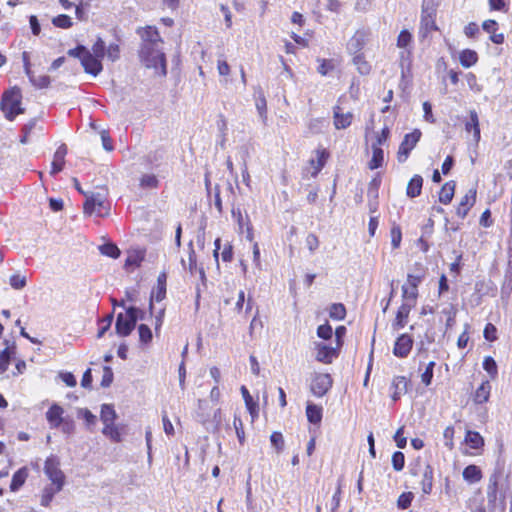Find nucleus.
<instances>
[{
	"label": "nucleus",
	"instance_id": "obj_1",
	"mask_svg": "<svg viewBox=\"0 0 512 512\" xmlns=\"http://www.w3.org/2000/svg\"><path fill=\"white\" fill-rule=\"evenodd\" d=\"M507 498L512 499V494L508 491L507 480L500 469L495 470L489 477L487 486L488 505L491 508H496L498 502H500L504 506Z\"/></svg>",
	"mask_w": 512,
	"mask_h": 512
},
{
	"label": "nucleus",
	"instance_id": "obj_2",
	"mask_svg": "<svg viewBox=\"0 0 512 512\" xmlns=\"http://www.w3.org/2000/svg\"><path fill=\"white\" fill-rule=\"evenodd\" d=\"M140 59L148 68H154L162 76L167 74L166 59L161 45L141 46Z\"/></svg>",
	"mask_w": 512,
	"mask_h": 512
},
{
	"label": "nucleus",
	"instance_id": "obj_3",
	"mask_svg": "<svg viewBox=\"0 0 512 512\" xmlns=\"http://www.w3.org/2000/svg\"><path fill=\"white\" fill-rule=\"evenodd\" d=\"M68 55L78 58L84 71L93 76H97L103 70L102 62L100 58L92 55L91 51L83 45L70 49Z\"/></svg>",
	"mask_w": 512,
	"mask_h": 512
},
{
	"label": "nucleus",
	"instance_id": "obj_4",
	"mask_svg": "<svg viewBox=\"0 0 512 512\" xmlns=\"http://www.w3.org/2000/svg\"><path fill=\"white\" fill-rule=\"evenodd\" d=\"M21 98V90L17 87L3 93L0 106L8 120L12 121L17 115L23 113V109L20 107Z\"/></svg>",
	"mask_w": 512,
	"mask_h": 512
},
{
	"label": "nucleus",
	"instance_id": "obj_5",
	"mask_svg": "<svg viewBox=\"0 0 512 512\" xmlns=\"http://www.w3.org/2000/svg\"><path fill=\"white\" fill-rule=\"evenodd\" d=\"M138 313L143 314V311L136 307H129L125 314L119 313L117 315L115 329L119 336L125 337L132 332L138 321Z\"/></svg>",
	"mask_w": 512,
	"mask_h": 512
},
{
	"label": "nucleus",
	"instance_id": "obj_6",
	"mask_svg": "<svg viewBox=\"0 0 512 512\" xmlns=\"http://www.w3.org/2000/svg\"><path fill=\"white\" fill-rule=\"evenodd\" d=\"M86 201L84 203V213L88 215L95 214L98 217H102L107 214V205L105 196L101 193H91L90 195L85 194Z\"/></svg>",
	"mask_w": 512,
	"mask_h": 512
},
{
	"label": "nucleus",
	"instance_id": "obj_7",
	"mask_svg": "<svg viewBox=\"0 0 512 512\" xmlns=\"http://www.w3.org/2000/svg\"><path fill=\"white\" fill-rule=\"evenodd\" d=\"M44 473L51 481V484L64 487L65 475L60 469V461L57 456L51 455L46 459L44 464Z\"/></svg>",
	"mask_w": 512,
	"mask_h": 512
},
{
	"label": "nucleus",
	"instance_id": "obj_8",
	"mask_svg": "<svg viewBox=\"0 0 512 512\" xmlns=\"http://www.w3.org/2000/svg\"><path fill=\"white\" fill-rule=\"evenodd\" d=\"M436 10L433 7H429L424 1L422 7L421 21H420V29L419 36L421 38L428 37L431 32L437 30V26L435 23Z\"/></svg>",
	"mask_w": 512,
	"mask_h": 512
},
{
	"label": "nucleus",
	"instance_id": "obj_9",
	"mask_svg": "<svg viewBox=\"0 0 512 512\" xmlns=\"http://www.w3.org/2000/svg\"><path fill=\"white\" fill-rule=\"evenodd\" d=\"M333 379L328 373H314L311 378L310 390L316 397H323L332 387Z\"/></svg>",
	"mask_w": 512,
	"mask_h": 512
},
{
	"label": "nucleus",
	"instance_id": "obj_10",
	"mask_svg": "<svg viewBox=\"0 0 512 512\" xmlns=\"http://www.w3.org/2000/svg\"><path fill=\"white\" fill-rule=\"evenodd\" d=\"M421 135V131L419 129H415L411 133H408L404 136V139L401 142L397 153V159L400 163H403L408 159L410 152L419 142Z\"/></svg>",
	"mask_w": 512,
	"mask_h": 512
},
{
	"label": "nucleus",
	"instance_id": "obj_11",
	"mask_svg": "<svg viewBox=\"0 0 512 512\" xmlns=\"http://www.w3.org/2000/svg\"><path fill=\"white\" fill-rule=\"evenodd\" d=\"M314 350L316 351L315 359L318 362L331 364L338 357L340 348L324 342H314Z\"/></svg>",
	"mask_w": 512,
	"mask_h": 512
},
{
	"label": "nucleus",
	"instance_id": "obj_12",
	"mask_svg": "<svg viewBox=\"0 0 512 512\" xmlns=\"http://www.w3.org/2000/svg\"><path fill=\"white\" fill-rule=\"evenodd\" d=\"M65 418L64 409L56 403L52 404L46 412V420L52 429H58Z\"/></svg>",
	"mask_w": 512,
	"mask_h": 512
},
{
	"label": "nucleus",
	"instance_id": "obj_13",
	"mask_svg": "<svg viewBox=\"0 0 512 512\" xmlns=\"http://www.w3.org/2000/svg\"><path fill=\"white\" fill-rule=\"evenodd\" d=\"M412 345V338L408 334H402L395 342L393 354L399 358L407 357L412 349Z\"/></svg>",
	"mask_w": 512,
	"mask_h": 512
},
{
	"label": "nucleus",
	"instance_id": "obj_14",
	"mask_svg": "<svg viewBox=\"0 0 512 512\" xmlns=\"http://www.w3.org/2000/svg\"><path fill=\"white\" fill-rule=\"evenodd\" d=\"M366 39L367 34L365 31H356L355 34L349 39L347 43L348 52L352 55L361 54L360 52L366 44Z\"/></svg>",
	"mask_w": 512,
	"mask_h": 512
},
{
	"label": "nucleus",
	"instance_id": "obj_15",
	"mask_svg": "<svg viewBox=\"0 0 512 512\" xmlns=\"http://www.w3.org/2000/svg\"><path fill=\"white\" fill-rule=\"evenodd\" d=\"M138 33L142 39L141 46L161 45L162 43L159 32L154 27L147 26L146 28L139 29Z\"/></svg>",
	"mask_w": 512,
	"mask_h": 512
},
{
	"label": "nucleus",
	"instance_id": "obj_16",
	"mask_svg": "<svg viewBox=\"0 0 512 512\" xmlns=\"http://www.w3.org/2000/svg\"><path fill=\"white\" fill-rule=\"evenodd\" d=\"M188 265H186L185 260H182V266L185 270H188L191 275L199 274L201 280L205 279V272L202 267L197 266L196 253L193 248L192 242L189 243V253H188Z\"/></svg>",
	"mask_w": 512,
	"mask_h": 512
},
{
	"label": "nucleus",
	"instance_id": "obj_17",
	"mask_svg": "<svg viewBox=\"0 0 512 512\" xmlns=\"http://www.w3.org/2000/svg\"><path fill=\"white\" fill-rule=\"evenodd\" d=\"M333 123L336 129H346L348 128L353 120V114L351 112L342 113V110L339 106H335L333 108Z\"/></svg>",
	"mask_w": 512,
	"mask_h": 512
},
{
	"label": "nucleus",
	"instance_id": "obj_18",
	"mask_svg": "<svg viewBox=\"0 0 512 512\" xmlns=\"http://www.w3.org/2000/svg\"><path fill=\"white\" fill-rule=\"evenodd\" d=\"M476 201V190L470 189L461 199L456 213L459 217L464 218L470 208L475 204Z\"/></svg>",
	"mask_w": 512,
	"mask_h": 512
},
{
	"label": "nucleus",
	"instance_id": "obj_19",
	"mask_svg": "<svg viewBox=\"0 0 512 512\" xmlns=\"http://www.w3.org/2000/svg\"><path fill=\"white\" fill-rule=\"evenodd\" d=\"M67 155V147L65 144H61L54 153L52 167L50 174L55 175L62 171L65 164V157Z\"/></svg>",
	"mask_w": 512,
	"mask_h": 512
},
{
	"label": "nucleus",
	"instance_id": "obj_20",
	"mask_svg": "<svg viewBox=\"0 0 512 512\" xmlns=\"http://www.w3.org/2000/svg\"><path fill=\"white\" fill-rule=\"evenodd\" d=\"M413 307H415V305L410 304L408 302H402L401 306L397 311L395 322L393 323V327L395 329H402L405 327L408 321L410 311L412 310Z\"/></svg>",
	"mask_w": 512,
	"mask_h": 512
},
{
	"label": "nucleus",
	"instance_id": "obj_21",
	"mask_svg": "<svg viewBox=\"0 0 512 512\" xmlns=\"http://www.w3.org/2000/svg\"><path fill=\"white\" fill-rule=\"evenodd\" d=\"M465 130L473 133V139L476 143L480 141L481 132L479 125V117L475 110L469 112V119L465 122Z\"/></svg>",
	"mask_w": 512,
	"mask_h": 512
},
{
	"label": "nucleus",
	"instance_id": "obj_22",
	"mask_svg": "<svg viewBox=\"0 0 512 512\" xmlns=\"http://www.w3.org/2000/svg\"><path fill=\"white\" fill-rule=\"evenodd\" d=\"M408 381L404 376H396L391 385L392 399L397 401L403 394L407 392Z\"/></svg>",
	"mask_w": 512,
	"mask_h": 512
},
{
	"label": "nucleus",
	"instance_id": "obj_23",
	"mask_svg": "<svg viewBox=\"0 0 512 512\" xmlns=\"http://www.w3.org/2000/svg\"><path fill=\"white\" fill-rule=\"evenodd\" d=\"M63 489V486L49 484L44 487L41 493L40 504L44 507H48L52 502L54 496Z\"/></svg>",
	"mask_w": 512,
	"mask_h": 512
},
{
	"label": "nucleus",
	"instance_id": "obj_24",
	"mask_svg": "<svg viewBox=\"0 0 512 512\" xmlns=\"http://www.w3.org/2000/svg\"><path fill=\"white\" fill-rule=\"evenodd\" d=\"M29 475V471L26 467H22L18 469L12 477V481L10 484V490L12 492H17L25 483Z\"/></svg>",
	"mask_w": 512,
	"mask_h": 512
},
{
	"label": "nucleus",
	"instance_id": "obj_25",
	"mask_svg": "<svg viewBox=\"0 0 512 512\" xmlns=\"http://www.w3.org/2000/svg\"><path fill=\"white\" fill-rule=\"evenodd\" d=\"M491 392V384L488 380L483 381L474 394L476 404H483L489 400Z\"/></svg>",
	"mask_w": 512,
	"mask_h": 512
},
{
	"label": "nucleus",
	"instance_id": "obj_26",
	"mask_svg": "<svg viewBox=\"0 0 512 512\" xmlns=\"http://www.w3.org/2000/svg\"><path fill=\"white\" fill-rule=\"evenodd\" d=\"M423 178L420 175H414L409 181L406 194L410 198H415L421 194Z\"/></svg>",
	"mask_w": 512,
	"mask_h": 512
},
{
	"label": "nucleus",
	"instance_id": "obj_27",
	"mask_svg": "<svg viewBox=\"0 0 512 512\" xmlns=\"http://www.w3.org/2000/svg\"><path fill=\"white\" fill-rule=\"evenodd\" d=\"M455 186L456 185H455L454 181L446 182L442 186L440 193H439V201L442 204L447 205L452 201L454 193H455Z\"/></svg>",
	"mask_w": 512,
	"mask_h": 512
},
{
	"label": "nucleus",
	"instance_id": "obj_28",
	"mask_svg": "<svg viewBox=\"0 0 512 512\" xmlns=\"http://www.w3.org/2000/svg\"><path fill=\"white\" fill-rule=\"evenodd\" d=\"M329 157V153L325 149H318L316 151V159L311 160V165L314 168L313 176H316L322 168L325 166L327 159Z\"/></svg>",
	"mask_w": 512,
	"mask_h": 512
},
{
	"label": "nucleus",
	"instance_id": "obj_29",
	"mask_svg": "<svg viewBox=\"0 0 512 512\" xmlns=\"http://www.w3.org/2000/svg\"><path fill=\"white\" fill-rule=\"evenodd\" d=\"M433 488V468L430 465H426L423 477L421 481V490L424 494L429 495Z\"/></svg>",
	"mask_w": 512,
	"mask_h": 512
},
{
	"label": "nucleus",
	"instance_id": "obj_30",
	"mask_svg": "<svg viewBox=\"0 0 512 512\" xmlns=\"http://www.w3.org/2000/svg\"><path fill=\"white\" fill-rule=\"evenodd\" d=\"M306 415L310 423L318 424L322 420V408L316 404L308 403L306 407Z\"/></svg>",
	"mask_w": 512,
	"mask_h": 512
},
{
	"label": "nucleus",
	"instance_id": "obj_31",
	"mask_svg": "<svg viewBox=\"0 0 512 512\" xmlns=\"http://www.w3.org/2000/svg\"><path fill=\"white\" fill-rule=\"evenodd\" d=\"M463 478L469 483L479 482L482 478V472L476 465H469L463 470Z\"/></svg>",
	"mask_w": 512,
	"mask_h": 512
},
{
	"label": "nucleus",
	"instance_id": "obj_32",
	"mask_svg": "<svg viewBox=\"0 0 512 512\" xmlns=\"http://www.w3.org/2000/svg\"><path fill=\"white\" fill-rule=\"evenodd\" d=\"M372 159L369 163V168L374 170L380 168L384 162V151L376 144H372Z\"/></svg>",
	"mask_w": 512,
	"mask_h": 512
},
{
	"label": "nucleus",
	"instance_id": "obj_33",
	"mask_svg": "<svg viewBox=\"0 0 512 512\" xmlns=\"http://www.w3.org/2000/svg\"><path fill=\"white\" fill-rule=\"evenodd\" d=\"M418 298V288L404 284L402 286V300L410 304L416 305Z\"/></svg>",
	"mask_w": 512,
	"mask_h": 512
},
{
	"label": "nucleus",
	"instance_id": "obj_34",
	"mask_svg": "<svg viewBox=\"0 0 512 512\" xmlns=\"http://www.w3.org/2000/svg\"><path fill=\"white\" fill-rule=\"evenodd\" d=\"M459 60L462 66L469 68L476 64L478 55L474 50L465 49L460 53Z\"/></svg>",
	"mask_w": 512,
	"mask_h": 512
},
{
	"label": "nucleus",
	"instance_id": "obj_35",
	"mask_svg": "<svg viewBox=\"0 0 512 512\" xmlns=\"http://www.w3.org/2000/svg\"><path fill=\"white\" fill-rule=\"evenodd\" d=\"M100 419L104 425H110L115 422L116 412L112 405L103 404L101 407Z\"/></svg>",
	"mask_w": 512,
	"mask_h": 512
},
{
	"label": "nucleus",
	"instance_id": "obj_36",
	"mask_svg": "<svg viewBox=\"0 0 512 512\" xmlns=\"http://www.w3.org/2000/svg\"><path fill=\"white\" fill-rule=\"evenodd\" d=\"M145 257V252L143 250H133L128 253V256L125 261V266L130 267H139L143 262Z\"/></svg>",
	"mask_w": 512,
	"mask_h": 512
},
{
	"label": "nucleus",
	"instance_id": "obj_37",
	"mask_svg": "<svg viewBox=\"0 0 512 512\" xmlns=\"http://www.w3.org/2000/svg\"><path fill=\"white\" fill-rule=\"evenodd\" d=\"M465 442L472 448V449H479L484 445L483 437L475 431H468L465 436Z\"/></svg>",
	"mask_w": 512,
	"mask_h": 512
},
{
	"label": "nucleus",
	"instance_id": "obj_38",
	"mask_svg": "<svg viewBox=\"0 0 512 512\" xmlns=\"http://www.w3.org/2000/svg\"><path fill=\"white\" fill-rule=\"evenodd\" d=\"M240 390L244 398L245 405L251 416L254 418L257 415V404L253 401L252 396L250 395L248 389L245 386H241Z\"/></svg>",
	"mask_w": 512,
	"mask_h": 512
},
{
	"label": "nucleus",
	"instance_id": "obj_39",
	"mask_svg": "<svg viewBox=\"0 0 512 512\" xmlns=\"http://www.w3.org/2000/svg\"><path fill=\"white\" fill-rule=\"evenodd\" d=\"M243 156H242V180L245 183L247 187H251V178L248 171V164H247V158L249 156L248 148L246 146H243L242 148Z\"/></svg>",
	"mask_w": 512,
	"mask_h": 512
},
{
	"label": "nucleus",
	"instance_id": "obj_40",
	"mask_svg": "<svg viewBox=\"0 0 512 512\" xmlns=\"http://www.w3.org/2000/svg\"><path fill=\"white\" fill-rule=\"evenodd\" d=\"M353 63L357 67V70L362 75H367L370 72L371 66L365 60L363 54H356L353 57Z\"/></svg>",
	"mask_w": 512,
	"mask_h": 512
},
{
	"label": "nucleus",
	"instance_id": "obj_41",
	"mask_svg": "<svg viewBox=\"0 0 512 512\" xmlns=\"http://www.w3.org/2000/svg\"><path fill=\"white\" fill-rule=\"evenodd\" d=\"M15 347H7L0 353V374H3L10 364L11 356L14 354Z\"/></svg>",
	"mask_w": 512,
	"mask_h": 512
},
{
	"label": "nucleus",
	"instance_id": "obj_42",
	"mask_svg": "<svg viewBox=\"0 0 512 512\" xmlns=\"http://www.w3.org/2000/svg\"><path fill=\"white\" fill-rule=\"evenodd\" d=\"M102 433L108 437L113 442H120L121 441V434L119 429L115 426V424H108L104 425Z\"/></svg>",
	"mask_w": 512,
	"mask_h": 512
},
{
	"label": "nucleus",
	"instance_id": "obj_43",
	"mask_svg": "<svg viewBox=\"0 0 512 512\" xmlns=\"http://www.w3.org/2000/svg\"><path fill=\"white\" fill-rule=\"evenodd\" d=\"M28 78L32 85L39 89L47 88L50 84V78L47 75L35 76L32 72Z\"/></svg>",
	"mask_w": 512,
	"mask_h": 512
},
{
	"label": "nucleus",
	"instance_id": "obj_44",
	"mask_svg": "<svg viewBox=\"0 0 512 512\" xmlns=\"http://www.w3.org/2000/svg\"><path fill=\"white\" fill-rule=\"evenodd\" d=\"M166 280L167 275L165 272H162L159 274L157 278V293H156V300L161 301L165 298L166 294Z\"/></svg>",
	"mask_w": 512,
	"mask_h": 512
},
{
	"label": "nucleus",
	"instance_id": "obj_45",
	"mask_svg": "<svg viewBox=\"0 0 512 512\" xmlns=\"http://www.w3.org/2000/svg\"><path fill=\"white\" fill-rule=\"evenodd\" d=\"M329 315L332 319L343 320L346 316L345 306L341 303H334L329 309Z\"/></svg>",
	"mask_w": 512,
	"mask_h": 512
},
{
	"label": "nucleus",
	"instance_id": "obj_46",
	"mask_svg": "<svg viewBox=\"0 0 512 512\" xmlns=\"http://www.w3.org/2000/svg\"><path fill=\"white\" fill-rule=\"evenodd\" d=\"M99 250L101 254L111 257V258H118L120 256V250L119 248L113 244V243H106L99 247Z\"/></svg>",
	"mask_w": 512,
	"mask_h": 512
},
{
	"label": "nucleus",
	"instance_id": "obj_47",
	"mask_svg": "<svg viewBox=\"0 0 512 512\" xmlns=\"http://www.w3.org/2000/svg\"><path fill=\"white\" fill-rule=\"evenodd\" d=\"M139 341L143 345H147L152 341V331L146 324L138 326Z\"/></svg>",
	"mask_w": 512,
	"mask_h": 512
},
{
	"label": "nucleus",
	"instance_id": "obj_48",
	"mask_svg": "<svg viewBox=\"0 0 512 512\" xmlns=\"http://www.w3.org/2000/svg\"><path fill=\"white\" fill-rule=\"evenodd\" d=\"M317 61L319 62L317 71L322 76L328 75L335 68L334 61L331 59H318Z\"/></svg>",
	"mask_w": 512,
	"mask_h": 512
},
{
	"label": "nucleus",
	"instance_id": "obj_49",
	"mask_svg": "<svg viewBox=\"0 0 512 512\" xmlns=\"http://www.w3.org/2000/svg\"><path fill=\"white\" fill-rule=\"evenodd\" d=\"M158 184H159V181L154 174H144L140 178V186L142 188L153 189V188H157Z\"/></svg>",
	"mask_w": 512,
	"mask_h": 512
},
{
	"label": "nucleus",
	"instance_id": "obj_50",
	"mask_svg": "<svg viewBox=\"0 0 512 512\" xmlns=\"http://www.w3.org/2000/svg\"><path fill=\"white\" fill-rule=\"evenodd\" d=\"M414 495L412 492H404L402 493L397 500V507L399 509L405 510L410 507Z\"/></svg>",
	"mask_w": 512,
	"mask_h": 512
},
{
	"label": "nucleus",
	"instance_id": "obj_51",
	"mask_svg": "<svg viewBox=\"0 0 512 512\" xmlns=\"http://www.w3.org/2000/svg\"><path fill=\"white\" fill-rule=\"evenodd\" d=\"M77 416L79 418H83L87 424V426H92L96 424L97 417L88 409L81 408L77 411Z\"/></svg>",
	"mask_w": 512,
	"mask_h": 512
},
{
	"label": "nucleus",
	"instance_id": "obj_52",
	"mask_svg": "<svg viewBox=\"0 0 512 512\" xmlns=\"http://www.w3.org/2000/svg\"><path fill=\"white\" fill-rule=\"evenodd\" d=\"M435 367V362L431 361L427 364L424 372L421 374V381L426 386H429L433 379V371Z\"/></svg>",
	"mask_w": 512,
	"mask_h": 512
},
{
	"label": "nucleus",
	"instance_id": "obj_53",
	"mask_svg": "<svg viewBox=\"0 0 512 512\" xmlns=\"http://www.w3.org/2000/svg\"><path fill=\"white\" fill-rule=\"evenodd\" d=\"M424 277H425V272L423 271V269H419L418 273H416V274L409 273L407 275V281L405 284H408L410 286H414V287L418 288V286L423 281Z\"/></svg>",
	"mask_w": 512,
	"mask_h": 512
},
{
	"label": "nucleus",
	"instance_id": "obj_54",
	"mask_svg": "<svg viewBox=\"0 0 512 512\" xmlns=\"http://www.w3.org/2000/svg\"><path fill=\"white\" fill-rule=\"evenodd\" d=\"M233 425H234L236 435H237V438H238L240 444L241 445L244 444V442H245L244 426H243V422H242L241 418L238 417L237 415H234Z\"/></svg>",
	"mask_w": 512,
	"mask_h": 512
},
{
	"label": "nucleus",
	"instance_id": "obj_55",
	"mask_svg": "<svg viewBox=\"0 0 512 512\" xmlns=\"http://www.w3.org/2000/svg\"><path fill=\"white\" fill-rule=\"evenodd\" d=\"M26 277L20 274H14L9 279V284L13 289L21 290L26 286Z\"/></svg>",
	"mask_w": 512,
	"mask_h": 512
},
{
	"label": "nucleus",
	"instance_id": "obj_56",
	"mask_svg": "<svg viewBox=\"0 0 512 512\" xmlns=\"http://www.w3.org/2000/svg\"><path fill=\"white\" fill-rule=\"evenodd\" d=\"M105 50H106L105 42L101 38H98L96 40V42L93 44L90 51H91L92 55H94L100 59H103V57L105 56Z\"/></svg>",
	"mask_w": 512,
	"mask_h": 512
},
{
	"label": "nucleus",
	"instance_id": "obj_57",
	"mask_svg": "<svg viewBox=\"0 0 512 512\" xmlns=\"http://www.w3.org/2000/svg\"><path fill=\"white\" fill-rule=\"evenodd\" d=\"M113 320V315L109 314L105 318L99 321V330L97 333V338H102L107 330L110 328Z\"/></svg>",
	"mask_w": 512,
	"mask_h": 512
},
{
	"label": "nucleus",
	"instance_id": "obj_58",
	"mask_svg": "<svg viewBox=\"0 0 512 512\" xmlns=\"http://www.w3.org/2000/svg\"><path fill=\"white\" fill-rule=\"evenodd\" d=\"M37 121L35 119L30 120L27 124H25L22 128V136L20 138V142L22 144H26L29 141V136L32 130L35 128Z\"/></svg>",
	"mask_w": 512,
	"mask_h": 512
},
{
	"label": "nucleus",
	"instance_id": "obj_59",
	"mask_svg": "<svg viewBox=\"0 0 512 512\" xmlns=\"http://www.w3.org/2000/svg\"><path fill=\"white\" fill-rule=\"evenodd\" d=\"M270 441L272 446L276 449L277 452H282L284 449V438L282 433L273 432L270 436Z\"/></svg>",
	"mask_w": 512,
	"mask_h": 512
},
{
	"label": "nucleus",
	"instance_id": "obj_60",
	"mask_svg": "<svg viewBox=\"0 0 512 512\" xmlns=\"http://www.w3.org/2000/svg\"><path fill=\"white\" fill-rule=\"evenodd\" d=\"M442 313L446 315V327L452 328L455 324V317H456V309L453 305H449L448 307L444 308L442 310Z\"/></svg>",
	"mask_w": 512,
	"mask_h": 512
},
{
	"label": "nucleus",
	"instance_id": "obj_61",
	"mask_svg": "<svg viewBox=\"0 0 512 512\" xmlns=\"http://www.w3.org/2000/svg\"><path fill=\"white\" fill-rule=\"evenodd\" d=\"M412 42V35L407 30H402L397 39V46L399 48H407Z\"/></svg>",
	"mask_w": 512,
	"mask_h": 512
},
{
	"label": "nucleus",
	"instance_id": "obj_62",
	"mask_svg": "<svg viewBox=\"0 0 512 512\" xmlns=\"http://www.w3.org/2000/svg\"><path fill=\"white\" fill-rule=\"evenodd\" d=\"M405 456L402 452L396 451L392 455V465L396 471H401L404 468Z\"/></svg>",
	"mask_w": 512,
	"mask_h": 512
},
{
	"label": "nucleus",
	"instance_id": "obj_63",
	"mask_svg": "<svg viewBox=\"0 0 512 512\" xmlns=\"http://www.w3.org/2000/svg\"><path fill=\"white\" fill-rule=\"evenodd\" d=\"M333 335L332 327L326 323L317 328V336L323 340H330Z\"/></svg>",
	"mask_w": 512,
	"mask_h": 512
},
{
	"label": "nucleus",
	"instance_id": "obj_64",
	"mask_svg": "<svg viewBox=\"0 0 512 512\" xmlns=\"http://www.w3.org/2000/svg\"><path fill=\"white\" fill-rule=\"evenodd\" d=\"M105 55H107L108 59L112 62L118 60L120 57L119 45L116 43L110 44L105 50Z\"/></svg>",
	"mask_w": 512,
	"mask_h": 512
}]
</instances>
